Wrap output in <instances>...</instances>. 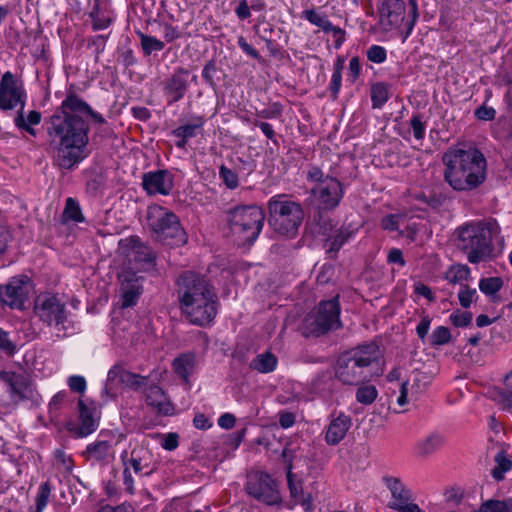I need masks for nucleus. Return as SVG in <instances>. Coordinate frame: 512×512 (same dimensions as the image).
Returning a JSON list of instances; mask_svg holds the SVG:
<instances>
[{"mask_svg": "<svg viewBox=\"0 0 512 512\" xmlns=\"http://www.w3.org/2000/svg\"><path fill=\"white\" fill-rule=\"evenodd\" d=\"M86 117L98 124L105 123L103 116L81 99L71 85L47 126L49 147L56 167L73 170L88 156L90 127Z\"/></svg>", "mask_w": 512, "mask_h": 512, "instance_id": "f257e3e1", "label": "nucleus"}, {"mask_svg": "<svg viewBox=\"0 0 512 512\" xmlns=\"http://www.w3.org/2000/svg\"><path fill=\"white\" fill-rule=\"evenodd\" d=\"M179 308L193 325H209L218 312V297L213 283L201 273L186 270L175 281Z\"/></svg>", "mask_w": 512, "mask_h": 512, "instance_id": "f03ea898", "label": "nucleus"}, {"mask_svg": "<svg viewBox=\"0 0 512 512\" xmlns=\"http://www.w3.org/2000/svg\"><path fill=\"white\" fill-rule=\"evenodd\" d=\"M444 180L455 191L467 192L478 188L487 176V162L475 147H450L442 156Z\"/></svg>", "mask_w": 512, "mask_h": 512, "instance_id": "7ed1b4c3", "label": "nucleus"}, {"mask_svg": "<svg viewBox=\"0 0 512 512\" xmlns=\"http://www.w3.org/2000/svg\"><path fill=\"white\" fill-rule=\"evenodd\" d=\"M379 357V346L376 343L358 345L338 357L335 377L344 385L356 386L367 382L373 376L371 366L378 362Z\"/></svg>", "mask_w": 512, "mask_h": 512, "instance_id": "20e7f679", "label": "nucleus"}, {"mask_svg": "<svg viewBox=\"0 0 512 512\" xmlns=\"http://www.w3.org/2000/svg\"><path fill=\"white\" fill-rule=\"evenodd\" d=\"M500 232L495 220L475 221L457 228V247L467 253L472 264L487 261L492 257V239Z\"/></svg>", "mask_w": 512, "mask_h": 512, "instance_id": "39448f33", "label": "nucleus"}, {"mask_svg": "<svg viewBox=\"0 0 512 512\" xmlns=\"http://www.w3.org/2000/svg\"><path fill=\"white\" fill-rule=\"evenodd\" d=\"M264 221L265 213L257 205H241L227 211L230 235L239 247L250 246L257 240Z\"/></svg>", "mask_w": 512, "mask_h": 512, "instance_id": "423d86ee", "label": "nucleus"}, {"mask_svg": "<svg viewBox=\"0 0 512 512\" xmlns=\"http://www.w3.org/2000/svg\"><path fill=\"white\" fill-rule=\"evenodd\" d=\"M147 222L153 238L168 246H182L187 242V234L180 224L179 217L160 205L147 209Z\"/></svg>", "mask_w": 512, "mask_h": 512, "instance_id": "0eeeda50", "label": "nucleus"}, {"mask_svg": "<svg viewBox=\"0 0 512 512\" xmlns=\"http://www.w3.org/2000/svg\"><path fill=\"white\" fill-rule=\"evenodd\" d=\"M284 195H276L268 201V223L278 234L293 238L303 221L304 212L300 203L284 200Z\"/></svg>", "mask_w": 512, "mask_h": 512, "instance_id": "6e6552de", "label": "nucleus"}, {"mask_svg": "<svg viewBox=\"0 0 512 512\" xmlns=\"http://www.w3.org/2000/svg\"><path fill=\"white\" fill-rule=\"evenodd\" d=\"M338 296L333 299L321 301L315 315L304 320L305 335L322 336L331 330L342 326L340 321V304Z\"/></svg>", "mask_w": 512, "mask_h": 512, "instance_id": "1a4fd4ad", "label": "nucleus"}, {"mask_svg": "<svg viewBox=\"0 0 512 512\" xmlns=\"http://www.w3.org/2000/svg\"><path fill=\"white\" fill-rule=\"evenodd\" d=\"M120 457L124 465L123 483L125 485V489L129 493H133L134 479L130 469H132L137 475H151L155 470L154 467H151L152 453L147 448L138 447L131 451L130 457H128L127 451H123Z\"/></svg>", "mask_w": 512, "mask_h": 512, "instance_id": "9d476101", "label": "nucleus"}, {"mask_svg": "<svg viewBox=\"0 0 512 512\" xmlns=\"http://www.w3.org/2000/svg\"><path fill=\"white\" fill-rule=\"evenodd\" d=\"M34 314L48 326L63 325L68 317L65 302L57 294L42 293L34 301Z\"/></svg>", "mask_w": 512, "mask_h": 512, "instance_id": "9b49d317", "label": "nucleus"}, {"mask_svg": "<svg viewBox=\"0 0 512 512\" xmlns=\"http://www.w3.org/2000/svg\"><path fill=\"white\" fill-rule=\"evenodd\" d=\"M380 28L389 32L399 29L406 36V24L408 21V13L406 14V6L403 0H380L378 7Z\"/></svg>", "mask_w": 512, "mask_h": 512, "instance_id": "f8f14e48", "label": "nucleus"}, {"mask_svg": "<svg viewBox=\"0 0 512 512\" xmlns=\"http://www.w3.org/2000/svg\"><path fill=\"white\" fill-rule=\"evenodd\" d=\"M245 490L250 496L267 505L278 504L281 500L277 482L268 473L258 472L249 476Z\"/></svg>", "mask_w": 512, "mask_h": 512, "instance_id": "ddd939ff", "label": "nucleus"}, {"mask_svg": "<svg viewBox=\"0 0 512 512\" xmlns=\"http://www.w3.org/2000/svg\"><path fill=\"white\" fill-rule=\"evenodd\" d=\"M30 278L17 275L0 285V303L11 309L23 310L30 293Z\"/></svg>", "mask_w": 512, "mask_h": 512, "instance_id": "4468645a", "label": "nucleus"}, {"mask_svg": "<svg viewBox=\"0 0 512 512\" xmlns=\"http://www.w3.org/2000/svg\"><path fill=\"white\" fill-rule=\"evenodd\" d=\"M314 197L315 208L322 210H334L344 196L342 183L334 176L327 175L322 184H317L311 189Z\"/></svg>", "mask_w": 512, "mask_h": 512, "instance_id": "2eb2a0df", "label": "nucleus"}, {"mask_svg": "<svg viewBox=\"0 0 512 512\" xmlns=\"http://www.w3.org/2000/svg\"><path fill=\"white\" fill-rule=\"evenodd\" d=\"M24 98L25 91L22 83H19L10 71L5 72L0 80V109L11 110L18 104L23 109Z\"/></svg>", "mask_w": 512, "mask_h": 512, "instance_id": "dca6fc26", "label": "nucleus"}, {"mask_svg": "<svg viewBox=\"0 0 512 512\" xmlns=\"http://www.w3.org/2000/svg\"><path fill=\"white\" fill-rule=\"evenodd\" d=\"M190 71L177 67L162 83V90L168 105L182 100L189 90Z\"/></svg>", "mask_w": 512, "mask_h": 512, "instance_id": "f3484780", "label": "nucleus"}, {"mask_svg": "<svg viewBox=\"0 0 512 512\" xmlns=\"http://www.w3.org/2000/svg\"><path fill=\"white\" fill-rule=\"evenodd\" d=\"M119 245L125 252H128V255L130 253L133 255L134 261L143 270L149 271L156 266V253L150 246L142 242L138 236L132 235L121 239Z\"/></svg>", "mask_w": 512, "mask_h": 512, "instance_id": "a211bd4d", "label": "nucleus"}, {"mask_svg": "<svg viewBox=\"0 0 512 512\" xmlns=\"http://www.w3.org/2000/svg\"><path fill=\"white\" fill-rule=\"evenodd\" d=\"M142 188L148 195L161 194L167 196L174 187V177L166 169L149 171L142 175Z\"/></svg>", "mask_w": 512, "mask_h": 512, "instance_id": "6ab92c4d", "label": "nucleus"}, {"mask_svg": "<svg viewBox=\"0 0 512 512\" xmlns=\"http://www.w3.org/2000/svg\"><path fill=\"white\" fill-rule=\"evenodd\" d=\"M78 411L80 426L73 422H69L66 428L69 432L74 433L78 437H86L93 433L98 427V420L95 416V408L89 407L82 399L78 400Z\"/></svg>", "mask_w": 512, "mask_h": 512, "instance_id": "aec40b11", "label": "nucleus"}, {"mask_svg": "<svg viewBox=\"0 0 512 512\" xmlns=\"http://www.w3.org/2000/svg\"><path fill=\"white\" fill-rule=\"evenodd\" d=\"M116 380H118L119 383L123 384L124 386L133 390H138L147 383V377L130 372L124 369L123 366L116 364L112 366L111 369L108 371L107 381L103 389V393L109 395L110 392L108 384L113 383Z\"/></svg>", "mask_w": 512, "mask_h": 512, "instance_id": "412c9836", "label": "nucleus"}, {"mask_svg": "<svg viewBox=\"0 0 512 512\" xmlns=\"http://www.w3.org/2000/svg\"><path fill=\"white\" fill-rule=\"evenodd\" d=\"M329 211L330 210L315 208L312 219L309 223V230L313 236H320L327 240L331 239V234L336 227V223L331 218Z\"/></svg>", "mask_w": 512, "mask_h": 512, "instance_id": "4be33fe9", "label": "nucleus"}, {"mask_svg": "<svg viewBox=\"0 0 512 512\" xmlns=\"http://www.w3.org/2000/svg\"><path fill=\"white\" fill-rule=\"evenodd\" d=\"M446 444V437L440 432H431L420 439L415 445V452L419 457L427 458L442 449Z\"/></svg>", "mask_w": 512, "mask_h": 512, "instance_id": "5701e85b", "label": "nucleus"}, {"mask_svg": "<svg viewBox=\"0 0 512 512\" xmlns=\"http://www.w3.org/2000/svg\"><path fill=\"white\" fill-rule=\"evenodd\" d=\"M146 403L148 406L153 407L157 413L162 415H172L174 407L169 401L163 389L157 385H151L147 389Z\"/></svg>", "mask_w": 512, "mask_h": 512, "instance_id": "b1692460", "label": "nucleus"}, {"mask_svg": "<svg viewBox=\"0 0 512 512\" xmlns=\"http://www.w3.org/2000/svg\"><path fill=\"white\" fill-rule=\"evenodd\" d=\"M0 379L9 386L13 398L18 400L27 399L26 391L28 389L27 377L13 371H0Z\"/></svg>", "mask_w": 512, "mask_h": 512, "instance_id": "393cba45", "label": "nucleus"}, {"mask_svg": "<svg viewBox=\"0 0 512 512\" xmlns=\"http://www.w3.org/2000/svg\"><path fill=\"white\" fill-rule=\"evenodd\" d=\"M351 425V417L341 413L338 417L330 422L326 431V442L329 445L338 444L344 439Z\"/></svg>", "mask_w": 512, "mask_h": 512, "instance_id": "a878e982", "label": "nucleus"}, {"mask_svg": "<svg viewBox=\"0 0 512 512\" xmlns=\"http://www.w3.org/2000/svg\"><path fill=\"white\" fill-rule=\"evenodd\" d=\"M195 364V354L184 353L174 359L172 366L175 373L184 381V383L189 384V377L193 373Z\"/></svg>", "mask_w": 512, "mask_h": 512, "instance_id": "bb28decb", "label": "nucleus"}, {"mask_svg": "<svg viewBox=\"0 0 512 512\" xmlns=\"http://www.w3.org/2000/svg\"><path fill=\"white\" fill-rule=\"evenodd\" d=\"M278 364L277 357L270 351L258 354L251 362L250 368L262 374L273 372Z\"/></svg>", "mask_w": 512, "mask_h": 512, "instance_id": "cd10ccee", "label": "nucleus"}, {"mask_svg": "<svg viewBox=\"0 0 512 512\" xmlns=\"http://www.w3.org/2000/svg\"><path fill=\"white\" fill-rule=\"evenodd\" d=\"M118 280L120 282V290L134 291L136 293H142V281L143 276L138 275L131 269H124L118 274Z\"/></svg>", "mask_w": 512, "mask_h": 512, "instance_id": "c85d7f7f", "label": "nucleus"}, {"mask_svg": "<svg viewBox=\"0 0 512 512\" xmlns=\"http://www.w3.org/2000/svg\"><path fill=\"white\" fill-rule=\"evenodd\" d=\"M112 445L105 440H99L87 445L84 455L87 459H94L98 462H105L111 452Z\"/></svg>", "mask_w": 512, "mask_h": 512, "instance_id": "c756f323", "label": "nucleus"}, {"mask_svg": "<svg viewBox=\"0 0 512 512\" xmlns=\"http://www.w3.org/2000/svg\"><path fill=\"white\" fill-rule=\"evenodd\" d=\"M383 480L395 499L394 503L408 502L411 499L410 490L404 486L399 478L384 477Z\"/></svg>", "mask_w": 512, "mask_h": 512, "instance_id": "7c9ffc66", "label": "nucleus"}, {"mask_svg": "<svg viewBox=\"0 0 512 512\" xmlns=\"http://www.w3.org/2000/svg\"><path fill=\"white\" fill-rule=\"evenodd\" d=\"M193 123L185 124L177 127L172 131V134L175 137H183L187 139H191L197 135V130L201 129L205 123V119L203 116H194L192 117Z\"/></svg>", "mask_w": 512, "mask_h": 512, "instance_id": "2f4dec72", "label": "nucleus"}, {"mask_svg": "<svg viewBox=\"0 0 512 512\" xmlns=\"http://www.w3.org/2000/svg\"><path fill=\"white\" fill-rule=\"evenodd\" d=\"M370 96L373 108H381L389 99V85L384 82L372 84Z\"/></svg>", "mask_w": 512, "mask_h": 512, "instance_id": "473e14b6", "label": "nucleus"}, {"mask_svg": "<svg viewBox=\"0 0 512 512\" xmlns=\"http://www.w3.org/2000/svg\"><path fill=\"white\" fill-rule=\"evenodd\" d=\"M470 276V269L466 265H453L445 273V279L451 284H465Z\"/></svg>", "mask_w": 512, "mask_h": 512, "instance_id": "72a5a7b5", "label": "nucleus"}, {"mask_svg": "<svg viewBox=\"0 0 512 512\" xmlns=\"http://www.w3.org/2000/svg\"><path fill=\"white\" fill-rule=\"evenodd\" d=\"M63 217L67 221L70 220L73 222H83L85 220L79 203L71 197L66 199Z\"/></svg>", "mask_w": 512, "mask_h": 512, "instance_id": "f704fd0d", "label": "nucleus"}, {"mask_svg": "<svg viewBox=\"0 0 512 512\" xmlns=\"http://www.w3.org/2000/svg\"><path fill=\"white\" fill-rule=\"evenodd\" d=\"M302 16L311 24L321 28L325 33H328V29H331L330 25L332 23L327 16L319 14L313 9L304 10Z\"/></svg>", "mask_w": 512, "mask_h": 512, "instance_id": "c9c22d12", "label": "nucleus"}, {"mask_svg": "<svg viewBox=\"0 0 512 512\" xmlns=\"http://www.w3.org/2000/svg\"><path fill=\"white\" fill-rule=\"evenodd\" d=\"M378 396L374 385H362L356 391V400L363 405L372 404Z\"/></svg>", "mask_w": 512, "mask_h": 512, "instance_id": "e433bc0d", "label": "nucleus"}, {"mask_svg": "<svg viewBox=\"0 0 512 512\" xmlns=\"http://www.w3.org/2000/svg\"><path fill=\"white\" fill-rule=\"evenodd\" d=\"M478 293L475 288H471L467 284H461L458 292V300L462 308H469L470 305L477 301Z\"/></svg>", "mask_w": 512, "mask_h": 512, "instance_id": "4c0bfd02", "label": "nucleus"}, {"mask_svg": "<svg viewBox=\"0 0 512 512\" xmlns=\"http://www.w3.org/2000/svg\"><path fill=\"white\" fill-rule=\"evenodd\" d=\"M503 286V280L500 277L482 278L479 281V289L486 295H494Z\"/></svg>", "mask_w": 512, "mask_h": 512, "instance_id": "58836bf2", "label": "nucleus"}, {"mask_svg": "<svg viewBox=\"0 0 512 512\" xmlns=\"http://www.w3.org/2000/svg\"><path fill=\"white\" fill-rule=\"evenodd\" d=\"M353 231L349 227H341L331 240L329 252H338L340 248L351 238Z\"/></svg>", "mask_w": 512, "mask_h": 512, "instance_id": "ea45409f", "label": "nucleus"}, {"mask_svg": "<svg viewBox=\"0 0 512 512\" xmlns=\"http://www.w3.org/2000/svg\"><path fill=\"white\" fill-rule=\"evenodd\" d=\"M140 40L145 55H150L153 51H161L165 46L164 42L143 33L140 34Z\"/></svg>", "mask_w": 512, "mask_h": 512, "instance_id": "a19ab883", "label": "nucleus"}, {"mask_svg": "<svg viewBox=\"0 0 512 512\" xmlns=\"http://www.w3.org/2000/svg\"><path fill=\"white\" fill-rule=\"evenodd\" d=\"M451 340V332L445 326H438L435 328L430 336V345L441 346L445 345Z\"/></svg>", "mask_w": 512, "mask_h": 512, "instance_id": "79ce46f5", "label": "nucleus"}, {"mask_svg": "<svg viewBox=\"0 0 512 512\" xmlns=\"http://www.w3.org/2000/svg\"><path fill=\"white\" fill-rule=\"evenodd\" d=\"M90 17L92 18V28L94 30L106 29L112 22L109 17H106L101 13L98 4L94 5L90 12Z\"/></svg>", "mask_w": 512, "mask_h": 512, "instance_id": "37998d69", "label": "nucleus"}, {"mask_svg": "<svg viewBox=\"0 0 512 512\" xmlns=\"http://www.w3.org/2000/svg\"><path fill=\"white\" fill-rule=\"evenodd\" d=\"M219 177L229 189H236L239 186L238 175L225 165H221L219 168Z\"/></svg>", "mask_w": 512, "mask_h": 512, "instance_id": "c03bdc74", "label": "nucleus"}, {"mask_svg": "<svg viewBox=\"0 0 512 512\" xmlns=\"http://www.w3.org/2000/svg\"><path fill=\"white\" fill-rule=\"evenodd\" d=\"M51 494V485L49 481L42 483L36 497V512H42L46 507Z\"/></svg>", "mask_w": 512, "mask_h": 512, "instance_id": "a18cd8bd", "label": "nucleus"}, {"mask_svg": "<svg viewBox=\"0 0 512 512\" xmlns=\"http://www.w3.org/2000/svg\"><path fill=\"white\" fill-rule=\"evenodd\" d=\"M341 69H342L341 63L338 62L335 65V67H334V71H333V74H332V77H331V82H330L329 90H330V93H331V97L334 100L337 99L338 93H339L340 88H341V82H342Z\"/></svg>", "mask_w": 512, "mask_h": 512, "instance_id": "49530a36", "label": "nucleus"}, {"mask_svg": "<svg viewBox=\"0 0 512 512\" xmlns=\"http://www.w3.org/2000/svg\"><path fill=\"white\" fill-rule=\"evenodd\" d=\"M472 318H473L472 313L466 312V311H461V310H456L449 317L451 323L455 327L469 326L472 322Z\"/></svg>", "mask_w": 512, "mask_h": 512, "instance_id": "de8ad7c7", "label": "nucleus"}, {"mask_svg": "<svg viewBox=\"0 0 512 512\" xmlns=\"http://www.w3.org/2000/svg\"><path fill=\"white\" fill-rule=\"evenodd\" d=\"M408 21L406 24V36H409L419 18L417 0H408Z\"/></svg>", "mask_w": 512, "mask_h": 512, "instance_id": "09e8293b", "label": "nucleus"}, {"mask_svg": "<svg viewBox=\"0 0 512 512\" xmlns=\"http://www.w3.org/2000/svg\"><path fill=\"white\" fill-rule=\"evenodd\" d=\"M283 107L280 103L275 102L268 108L257 110L256 116L262 119H275L282 115Z\"/></svg>", "mask_w": 512, "mask_h": 512, "instance_id": "8fccbe9b", "label": "nucleus"}, {"mask_svg": "<svg viewBox=\"0 0 512 512\" xmlns=\"http://www.w3.org/2000/svg\"><path fill=\"white\" fill-rule=\"evenodd\" d=\"M292 469H293V466L289 464V467H287L286 477H287V483H288L290 495H291V497L296 498L300 494H302L303 487H302V481L294 480V474L292 473Z\"/></svg>", "mask_w": 512, "mask_h": 512, "instance_id": "3c124183", "label": "nucleus"}, {"mask_svg": "<svg viewBox=\"0 0 512 512\" xmlns=\"http://www.w3.org/2000/svg\"><path fill=\"white\" fill-rule=\"evenodd\" d=\"M105 184V177L102 174H96L86 183V192L91 196H96Z\"/></svg>", "mask_w": 512, "mask_h": 512, "instance_id": "603ef678", "label": "nucleus"}, {"mask_svg": "<svg viewBox=\"0 0 512 512\" xmlns=\"http://www.w3.org/2000/svg\"><path fill=\"white\" fill-rule=\"evenodd\" d=\"M0 350L8 356H12L17 351V345L9 339L8 332L0 328Z\"/></svg>", "mask_w": 512, "mask_h": 512, "instance_id": "864d4df0", "label": "nucleus"}, {"mask_svg": "<svg viewBox=\"0 0 512 512\" xmlns=\"http://www.w3.org/2000/svg\"><path fill=\"white\" fill-rule=\"evenodd\" d=\"M387 53L384 47L379 45H372L367 50V58L373 63H383L386 60Z\"/></svg>", "mask_w": 512, "mask_h": 512, "instance_id": "5fc2aeb1", "label": "nucleus"}, {"mask_svg": "<svg viewBox=\"0 0 512 512\" xmlns=\"http://www.w3.org/2000/svg\"><path fill=\"white\" fill-rule=\"evenodd\" d=\"M447 200L448 198L444 193L432 191L428 194L427 206L434 210H438L446 204Z\"/></svg>", "mask_w": 512, "mask_h": 512, "instance_id": "6e6d98bb", "label": "nucleus"}, {"mask_svg": "<svg viewBox=\"0 0 512 512\" xmlns=\"http://www.w3.org/2000/svg\"><path fill=\"white\" fill-rule=\"evenodd\" d=\"M410 126L413 131V135L417 140H422L425 136V125L422 122L420 114L413 115L410 120Z\"/></svg>", "mask_w": 512, "mask_h": 512, "instance_id": "4d7b16f0", "label": "nucleus"}, {"mask_svg": "<svg viewBox=\"0 0 512 512\" xmlns=\"http://www.w3.org/2000/svg\"><path fill=\"white\" fill-rule=\"evenodd\" d=\"M505 504L503 500H494L490 499L485 502H483L479 509L474 512H503V509L505 508Z\"/></svg>", "mask_w": 512, "mask_h": 512, "instance_id": "13d9d810", "label": "nucleus"}, {"mask_svg": "<svg viewBox=\"0 0 512 512\" xmlns=\"http://www.w3.org/2000/svg\"><path fill=\"white\" fill-rule=\"evenodd\" d=\"M217 71L216 63L214 60H209L203 67L202 77L205 82L211 87L216 86V82L214 80V74Z\"/></svg>", "mask_w": 512, "mask_h": 512, "instance_id": "bf43d9fd", "label": "nucleus"}, {"mask_svg": "<svg viewBox=\"0 0 512 512\" xmlns=\"http://www.w3.org/2000/svg\"><path fill=\"white\" fill-rule=\"evenodd\" d=\"M121 291V307L128 308L133 307L137 304L138 299L142 293H136L134 291L120 290Z\"/></svg>", "mask_w": 512, "mask_h": 512, "instance_id": "052dcab7", "label": "nucleus"}, {"mask_svg": "<svg viewBox=\"0 0 512 512\" xmlns=\"http://www.w3.org/2000/svg\"><path fill=\"white\" fill-rule=\"evenodd\" d=\"M238 4L234 9L237 18L244 21L251 17V5L248 4L247 0H237Z\"/></svg>", "mask_w": 512, "mask_h": 512, "instance_id": "680f3d73", "label": "nucleus"}, {"mask_svg": "<svg viewBox=\"0 0 512 512\" xmlns=\"http://www.w3.org/2000/svg\"><path fill=\"white\" fill-rule=\"evenodd\" d=\"M68 386L73 392L84 393L87 385L83 376L73 375L68 378Z\"/></svg>", "mask_w": 512, "mask_h": 512, "instance_id": "e2e57ef3", "label": "nucleus"}, {"mask_svg": "<svg viewBox=\"0 0 512 512\" xmlns=\"http://www.w3.org/2000/svg\"><path fill=\"white\" fill-rule=\"evenodd\" d=\"M252 124L255 126V127H258L260 128V130L262 131V133L268 138L270 139L271 141H273L275 144H277V140H276V133L272 127L271 124L267 123V122H263V121H260L258 119H255L252 121Z\"/></svg>", "mask_w": 512, "mask_h": 512, "instance_id": "0e129e2a", "label": "nucleus"}, {"mask_svg": "<svg viewBox=\"0 0 512 512\" xmlns=\"http://www.w3.org/2000/svg\"><path fill=\"white\" fill-rule=\"evenodd\" d=\"M14 123H15L16 127L26 131L30 135H32V136L36 135V130L32 127V125H29L26 122L22 108H20V110L18 111L17 116L14 119Z\"/></svg>", "mask_w": 512, "mask_h": 512, "instance_id": "69168bd1", "label": "nucleus"}, {"mask_svg": "<svg viewBox=\"0 0 512 512\" xmlns=\"http://www.w3.org/2000/svg\"><path fill=\"white\" fill-rule=\"evenodd\" d=\"M326 176L321 168L318 166H310L307 171V180L322 184L326 180Z\"/></svg>", "mask_w": 512, "mask_h": 512, "instance_id": "338daca9", "label": "nucleus"}, {"mask_svg": "<svg viewBox=\"0 0 512 512\" xmlns=\"http://www.w3.org/2000/svg\"><path fill=\"white\" fill-rule=\"evenodd\" d=\"M390 507L399 512H421L420 507L415 503L403 502V503H392Z\"/></svg>", "mask_w": 512, "mask_h": 512, "instance_id": "774afa93", "label": "nucleus"}]
</instances>
